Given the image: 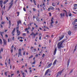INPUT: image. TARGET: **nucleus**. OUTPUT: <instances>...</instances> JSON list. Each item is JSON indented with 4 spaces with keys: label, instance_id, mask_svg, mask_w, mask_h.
Returning a JSON list of instances; mask_svg holds the SVG:
<instances>
[{
    "label": "nucleus",
    "instance_id": "obj_1",
    "mask_svg": "<svg viewBox=\"0 0 77 77\" xmlns=\"http://www.w3.org/2000/svg\"><path fill=\"white\" fill-rule=\"evenodd\" d=\"M65 41V39H63L60 42L58 43L57 44V48L58 49H60V48H62L63 47V46L62 45V44H63V43Z\"/></svg>",
    "mask_w": 77,
    "mask_h": 77
},
{
    "label": "nucleus",
    "instance_id": "obj_2",
    "mask_svg": "<svg viewBox=\"0 0 77 77\" xmlns=\"http://www.w3.org/2000/svg\"><path fill=\"white\" fill-rule=\"evenodd\" d=\"M21 49H19V53H18V57H20V55L21 56Z\"/></svg>",
    "mask_w": 77,
    "mask_h": 77
},
{
    "label": "nucleus",
    "instance_id": "obj_3",
    "mask_svg": "<svg viewBox=\"0 0 77 77\" xmlns=\"http://www.w3.org/2000/svg\"><path fill=\"white\" fill-rule=\"evenodd\" d=\"M13 4H14V0H11V3H9V5H10V6H12V5H13Z\"/></svg>",
    "mask_w": 77,
    "mask_h": 77
},
{
    "label": "nucleus",
    "instance_id": "obj_4",
    "mask_svg": "<svg viewBox=\"0 0 77 77\" xmlns=\"http://www.w3.org/2000/svg\"><path fill=\"white\" fill-rule=\"evenodd\" d=\"M50 9H51V10H53L54 9V8L53 7L50 6L49 8L48 9V11H50Z\"/></svg>",
    "mask_w": 77,
    "mask_h": 77
},
{
    "label": "nucleus",
    "instance_id": "obj_5",
    "mask_svg": "<svg viewBox=\"0 0 77 77\" xmlns=\"http://www.w3.org/2000/svg\"><path fill=\"white\" fill-rule=\"evenodd\" d=\"M60 15L61 18H63L65 16V13H61Z\"/></svg>",
    "mask_w": 77,
    "mask_h": 77
},
{
    "label": "nucleus",
    "instance_id": "obj_6",
    "mask_svg": "<svg viewBox=\"0 0 77 77\" xmlns=\"http://www.w3.org/2000/svg\"><path fill=\"white\" fill-rule=\"evenodd\" d=\"M0 5H1V8L3 7V1H0Z\"/></svg>",
    "mask_w": 77,
    "mask_h": 77
},
{
    "label": "nucleus",
    "instance_id": "obj_7",
    "mask_svg": "<svg viewBox=\"0 0 77 77\" xmlns=\"http://www.w3.org/2000/svg\"><path fill=\"white\" fill-rule=\"evenodd\" d=\"M20 35V32L17 30V36H19Z\"/></svg>",
    "mask_w": 77,
    "mask_h": 77
},
{
    "label": "nucleus",
    "instance_id": "obj_8",
    "mask_svg": "<svg viewBox=\"0 0 77 77\" xmlns=\"http://www.w3.org/2000/svg\"><path fill=\"white\" fill-rule=\"evenodd\" d=\"M49 70H50V69H48L46 70L45 74V75H47V74H48V71H49Z\"/></svg>",
    "mask_w": 77,
    "mask_h": 77
},
{
    "label": "nucleus",
    "instance_id": "obj_9",
    "mask_svg": "<svg viewBox=\"0 0 77 77\" xmlns=\"http://www.w3.org/2000/svg\"><path fill=\"white\" fill-rule=\"evenodd\" d=\"M64 37V35H63L61 37H60L59 38V41H60L61 40H62V39Z\"/></svg>",
    "mask_w": 77,
    "mask_h": 77
},
{
    "label": "nucleus",
    "instance_id": "obj_10",
    "mask_svg": "<svg viewBox=\"0 0 77 77\" xmlns=\"http://www.w3.org/2000/svg\"><path fill=\"white\" fill-rule=\"evenodd\" d=\"M29 24L28 25V28H27L25 29V31H27V33H29V30H28V29H29Z\"/></svg>",
    "mask_w": 77,
    "mask_h": 77
},
{
    "label": "nucleus",
    "instance_id": "obj_11",
    "mask_svg": "<svg viewBox=\"0 0 77 77\" xmlns=\"http://www.w3.org/2000/svg\"><path fill=\"white\" fill-rule=\"evenodd\" d=\"M3 40L4 41L3 42H4V44L5 45H6V43H7L6 40H5V39H3Z\"/></svg>",
    "mask_w": 77,
    "mask_h": 77
},
{
    "label": "nucleus",
    "instance_id": "obj_12",
    "mask_svg": "<svg viewBox=\"0 0 77 77\" xmlns=\"http://www.w3.org/2000/svg\"><path fill=\"white\" fill-rule=\"evenodd\" d=\"M70 60H71L70 59H69L67 61V67H68V66H69V63L70 62Z\"/></svg>",
    "mask_w": 77,
    "mask_h": 77
},
{
    "label": "nucleus",
    "instance_id": "obj_13",
    "mask_svg": "<svg viewBox=\"0 0 77 77\" xmlns=\"http://www.w3.org/2000/svg\"><path fill=\"white\" fill-rule=\"evenodd\" d=\"M57 62V60L56 59L55 61H54L53 63V66H54L55 65H56V62Z\"/></svg>",
    "mask_w": 77,
    "mask_h": 77
},
{
    "label": "nucleus",
    "instance_id": "obj_14",
    "mask_svg": "<svg viewBox=\"0 0 77 77\" xmlns=\"http://www.w3.org/2000/svg\"><path fill=\"white\" fill-rule=\"evenodd\" d=\"M57 51V48H55L54 51V55H55L56 54V51Z\"/></svg>",
    "mask_w": 77,
    "mask_h": 77
},
{
    "label": "nucleus",
    "instance_id": "obj_15",
    "mask_svg": "<svg viewBox=\"0 0 77 77\" xmlns=\"http://www.w3.org/2000/svg\"><path fill=\"white\" fill-rule=\"evenodd\" d=\"M52 65V63H51L50 64H49L48 66V68H50L51 66V65Z\"/></svg>",
    "mask_w": 77,
    "mask_h": 77
},
{
    "label": "nucleus",
    "instance_id": "obj_16",
    "mask_svg": "<svg viewBox=\"0 0 77 77\" xmlns=\"http://www.w3.org/2000/svg\"><path fill=\"white\" fill-rule=\"evenodd\" d=\"M9 2V0H7L5 1L3 3L4 5H5V4H6L7 2Z\"/></svg>",
    "mask_w": 77,
    "mask_h": 77
},
{
    "label": "nucleus",
    "instance_id": "obj_17",
    "mask_svg": "<svg viewBox=\"0 0 77 77\" xmlns=\"http://www.w3.org/2000/svg\"><path fill=\"white\" fill-rule=\"evenodd\" d=\"M70 13V11H69L68 13V14H69V17H71V16H72V14H71V13Z\"/></svg>",
    "mask_w": 77,
    "mask_h": 77
},
{
    "label": "nucleus",
    "instance_id": "obj_18",
    "mask_svg": "<svg viewBox=\"0 0 77 77\" xmlns=\"http://www.w3.org/2000/svg\"><path fill=\"white\" fill-rule=\"evenodd\" d=\"M15 28H14L13 30V31L11 32V34H13L14 32H15Z\"/></svg>",
    "mask_w": 77,
    "mask_h": 77
},
{
    "label": "nucleus",
    "instance_id": "obj_19",
    "mask_svg": "<svg viewBox=\"0 0 77 77\" xmlns=\"http://www.w3.org/2000/svg\"><path fill=\"white\" fill-rule=\"evenodd\" d=\"M11 8H12V7L11 6H9L8 8V9L7 11H9L10 9Z\"/></svg>",
    "mask_w": 77,
    "mask_h": 77
},
{
    "label": "nucleus",
    "instance_id": "obj_20",
    "mask_svg": "<svg viewBox=\"0 0 77 77\" xmlns=\"http://www.w3.org/2000/svg\"><path fill=\"white\" fill-rule=\"evenodd\" d=\"M68 34L69 35H70L71 34V32L70 31H69L68 32Z\"/></svg>",
    "mask_w": 77,
    "mask_h": 77
},
{
    "label": "nucleus",
    "instance_id": "obj_21",
    "mask_svg": "<svg viewBox=\"0 0 77 77\" xmlns=\"http://www.w3.org/2000/svg\"><path fill=\"white\" fill-rule=\"evenodd\" d=\"M3 43V42H2V39H1V38L0 39V44H2Z\"/></svg>",
    "mask_w": 77,
    "mask_h": 77
},
{
    "label": "nucleus",
    "instance_id": "obj_22",
    "mask_svg": "<svg viewBox=\"0 0 77 77\" xmlns=\"http://www.w3.org/2000/svg\"><path fill=\"white\" fill-rule=\"evenodd\" d=\"M52 5L53 6H56V3H52Z\"/></svg>",
    "mask_w": 77,
    "mask_h": 77
},
{
    "label": "nucleus",
    "instance_id": "obj_23",
    "mask_svg": "<svg viewBox=\"0 0 77 77\" xmlns=\"http://www.w3.org/2000/svg\"><path fill=\"white\" fill-rule=\"evenodd\" d=\"M3 33H4V32H0V34L2 36H3Z\"/></svg>",
    "mask_w": 77,
    "mask_h": 77
},
{
    "label": "nucleus",
    "instance_id": "obj_24",
    "mask_svg": "<svg viewBox=\"0 0 77 77\" xmlns=\"http://www.w3.org/2000/svg\"><path fill=\"white\" fill-rule=\"evenodd\" d=\"M58 74L60 75H61V74H62V72H58Z\"/></svg>",
    "mask_w": 77,
    "mask_h": 77
},
{
    "label": "nucleus",
    "instance_id": "obj_25",
    "mask_svg": "<svg viewBox=\"0 0 77 77\" xmlns=\"http://www.w3.org/2000/svg\"><path fill=\"white\" fill-rule=\"evenodd\" d=\"M36 49H34L33 50H32V51L33 52V53H35V51H36Z\"/></svg>",
    "mask_w": 77,
    "mask_h": 77
},
{
    "label": "nucleus",
    "instance_id": "obj_26",
    "mask_svg": "<svg viewBox=\"0 0 77 77\" xmlns=\"http://www.w3.org/2000/svg\"><path fill=\"white\" fill-rule=\"evenodd\" d=\"M17 26H18L19 27V24H20V22L19 21H17Z\"/></svg>",
    "mask_w": 77,
    "mask_h": 77
},
{
    "label": "nucleus",
    "instance_id": "obj_27",
    "mask_svg": "<svg viewBox=\"0 0 77 77\" xmlns=\"http://www.w3.org/2000/svg\"><path fill=\"white\" fill-rule=\"evenodd\" d=\"M36 19L37 21H39V18L38 17H36Z\"/></svg>",
    "mask_w": 77,
    "mask_h": 77
},
{
    "label": "nucleus",
    "instance_id": "obj_28",
    "mask_svg": "<svg viewBox=\"0 0 77 77\" xmlns=\"http://www.w3.org/2000/svg\"><path fill=\"white\" fill-rule=\"evenodd\" d=\"M9 26H11V21H9Z\"/></svg>",
    "mask_w": 77,
    "mask_h": 77
},
{
    "label": "nucleus",
    "instance_id": "obj_29",
    "mask_svg": "<svg viewBox=\"0 0 77 77\" xmlns=\"http://www.w3.org/2000/svg\"><path fill=\"white\" fill-rule=\"evenodd\" d=\"M75 29H77V25H75Z\"/></svg>",
    "mask_w": 77,
    "mask_h": 77
},
{
    "label": "nucleus",
    "instance_id": "obj_30",
    "mask_svg": "<svg viewBox=\"0 0 77 77\" xmlns=\"http://www.w3.org/2000/svg\"><path fill=\"white\" fill-rule=\"evenodd\" d=\"M17 14H18L17 15V16H19V15H20V13L19 12H17Z\"/></svg>",
    "mask_w": 77,
    "mask_h": 77
},
{
    "label": "nucleus",
    "instance_id": "obj_31",
    "mask_svg": "<svg viewBox=\"0 0 77 77\" xmlns=\"http://www.w3.org/2000/svg\"><path fill=\"white\" fill-rule=\"evenodd\" d=\"M5 65H6V66H7L8 65V64H7V63H6V61L5 62Z\"/></svg>",
    "mask_w": 77,
    "mask_h": 77
},
{
    "label": "nucleus",
    "instance_id": "obj_32",
    "mask_svg": "<svg viewBox=\"0 0 77 77\" xmlns=\"http://www.w3.org/2000/svg\"><path fill=\"white\" fill-rule=\"evenodd\" d=\"M11 53H12V52H13V48L11 49Z\"/></svg>",
    "mask_w": 77,
    "mask_h": 77
},
{
    "label": "nucleus",
    "instance_id": "obj_33",
    "mask_svg": "<svg viewBox=\"0 0 77 77\" xmlns=\"http://www.w3.org/2000/svg\"><path fill=\"white\" fill-rule=\"evenodd\" d=\"M75 24V21L73 22L72 23V24H73V25H74V24Z\"/></svg>",
    "mask_w": 77,
    "mask_h": 77
},
{
    "label": "nucleus",
    "instance_id": "obj_34",
    "mask_svg": "<svg viewBox=\"0 0 77 77\" xmlns=\"http://www.w3.org/2000/svg\"><path fill=\"white\" fill-rule=\"evenodd\" d=\"M73 71V69L71 70L70 72V73L71 74V73H72V72Z\"/></svg>",
    "mask_w": 77,
    "mask_h": 77
},
{
    "label": "nucleus",
    "instance_id": "obj_35",
    "mask_svg": "<svg viewBox=\"0 0 77 77\" xmlns=\"http://www.w3.org/2000/svg\"><path fill=\"white\" fill-rule=\"evenodd\" d=\"M1 51H2V52L3 51V48H1Z\"/></svg>",
    "mask_w": 77,
    "mask_h": 77
},
{
    "label": "nucleus",
    "instance_id": "obj_36",
    "mask_svg": "<svg viewBox=\"0 0 77 77\" xmlns=\"http://www.w3.org/2000/svg\"><path fill=\"white\" fill-rule=\"evenodd\" d=\"M49 14L50 15V17H51V13H49Z\"/></svg>",
    "mask_w": 77,
    "mask_h": 77
},
{
    "label": "nucleus",
    "instance_id": "obj_37",
    "mask_svg": "<svg viewBox=\"0 0 77 77\" xmlns=\"http://www.w3.org/2000/svg\"><path fill=\"white\" fill-rule=\"evenodd\" d=\"M51 23H54V21L52 19L51 20Z\"/></svg>",
    "mask_w": 77,
    "mask_h": 77
},
{
    "label": "nucleus",
    "instance_id": "obj_38",
    "mask_svg": "<svg viewBox=\"0 0 77 77\" xmlns=\"http://www.w3.org/2000/svg\"><path fill=\"white\" fill-rule=\"evenodd\" d=\"M33 57V55H31L30 57H29V58L30 59V58H32Z\"/></svg>",
    "mask_w": 77,
    "mask_h": 77
},
{
    "label": "nucleus",
    "instance_id": "obj_39",
    "mask_svg": "<svg viewBox=\"0 0 77 77\" xmlns=\"http://www.w3.org/2000/svg\"><path fill=\"white\" fill-rule=\"evenodd\" d=\"M39 40H41V36H39Z\"/></svg>",
    "mask_w": 77,
    "mask_h": 77
},
{
    "label": "nucleus",
    "instance_id": "obj_40",
    "mask_svg": "<svg viewBox=\"0 0 77 77\" xmlns=\"http://www.w3.org/2000/svg\"><path fill=\"white\" fill-rule=\"evenodd\" d=\"M25 53H26V52H25V51H24L23 52V55H25Z\"/></svg>",
    "mask_w": 77,
    "mask_h": 77
},
{
    "label": "nucleus",
    "instance_id": "obj_41",
    "mask_svg": "<svg viewBox=\"0 0 77 77\" xmlns=\"http://www.w3.org/2000/svg\"><path fill=\"white\" fill-rule=\"evenodd\" d=\"M77 4H75L74 5V7H77Z\"/></svg>",
    "mask_w": 77,
    "mask_h": 77
},
{
    "label": "nucleus",
    "instance_id": "obj_42",
    "mask_svg": "<svg viewBox=\"0 0 77 77\" xmlns=\"http://www.w3.org/2000/svg\"><path fill=\"white\" fill-rule=\"evenodd\" d=\"M23 9L25 11H26V8H23Z\"/></svg>",
    "mask_w": 77,
    "mask_h": 77
},
{
    "label": "nucleus",
    "instance_id": "obj_43",
    "mask_svg": "<svg viewBox=\"0 0 77 77\" xmlns=\"http://www.w3.org/2000/svg\"><path fill=\"white\" fill-rule=\"evenodd\" d=\"M53 23H51L50 24H51V26H53V24H53Z\"/></svg>",
    "mask_w": 77,
    "mask_h": 77
},
{
    "label": "nucleus",
    "instance_id": "obj_44",
    "mask_svg": "<svg viewBox=\"0 0 77 77\" xmlns=\"http://www.w3.org/2000/svg\"><path fill=\"white\" fill-rule=\"evenodd\" d=\"M59 75L58 73H57L56 75V77H57L58 76H59Z\"/></svg>",
    "mask_w": 77,
    "mask_h": 77
},
{
    "label": "nucleus",
    "instance_id": "obj_45",
    "mask_svg": "<svg viewBox=\"0 0 77 77\" xmlns=\"http://www.w3.org/2000/svg\"><path fill=\"white\" fill-rule=\"evenodd\" d=\"M14 38H15L14 37H12V40H13V41H14Z\"/></svg>",
    "mask_w": 77,
    "mask_h": 77
},
{
    "label": "nucleus",
    "instance_id": "obj_46",
    "mask_svg": "<svg viewBox=\"0 0 77 77\" xmlns=\"http://www.w3.org/2000/svg\"><path fill=\"white\" fill-rule=\"evenodd\" d=\"M23 36H26V33H23Z\"/></svg>",
    "mask_w": 77,
    "mask_h": 77
},
{
    "label": "nucleus",
    "instance_id": "obj_47",
    "mask_svg": "<svg viewBox=\"0 0 77 77\" xmlns=\"http://www.w3.org/2000/svg\"><path fill=\"white\" fill-rule=\"evenodd\" d=\"M38 56V54H36V55H35V57H37V56Z\"/></svg>",
    "mask_w": 77,
    "mask_h": 77
},
{
    "label": "nucleus",
    "instance_id": "obj_48",
    "mask_svg": "<svg viewBox=\"0 0 77 77\" xmlns=\"http://www.w3.org/2000/svg\"><path fill=\"white\" fill-rule=\"evenodd\" d=\"M14 74H11V77H12V76H13V75H14Z\"/></svg>",
    "mask_w": 77,
    "mask_h": 77
},
{
    "label": "nucleus",
    "instance_id": "obj_49",
    "mask_svg": "<svg viewBox=\"0 0 77 77\" xmlns=\"http://www.w3.org/2000/svg\"><path fill=\"white\" fill-rule=\"evenodd\" d=\"M34 48V47H32L31 48H30L31 50H32V49Z\"/></svg>",
    "mask_w": 77,
    "mask_h": 77
},
{
    "label": "nucleus",
    "instance_id": "obj_50",
    "mask_svg": "<svg viewBox=\"0 0 77 77\" xmlns=\"http://www.w3.org/2000/svg\"><path fill=\"white\" fill-rule=\"evenodd\" d=\"M5 75H6V76H7V72H5Z\"/></svg>",
    "mask_w": 77,
    "mask_h": 77
},
{
    "label": "nucleus",
    "instance_id": "obj_51",
    "mask_svg": "<svg viewBox=\"0 0 77 77\" xmlns=\"http://www.w3.org/2000/svg\"><path fill=\"white\" fill-rule=\"evenodd\" d=\"M33 11H36V9H35V8H33Z\"/></svg>",
    "mask_w": 77,
    "mask_h": 77
},
{
    "label": "nucleus",
    "instance_id": "obj_52",
    "mask_svg": "<svg viewBox=\"0 0 77 77\" xmlns=\"http://www.w3.org/2000/svg\"><path fill=\"white\" fill-rule=\"evenodd\" d=\"M36 35H37L36 34H34V38H35V36H36Z\"/></svg>",
    "mask_w": 77,
    "mask_h": 77
},
{
    "label": "nucleus",
    "instance_id": "obj_53",
    "mask_svg": "<svg viewBox=\"0 0 77 77\" xmlns=\"http://www.w3.org/2000/svg\"><path fill=\"white\" fill-rule=\"evenodd\" d=\"M0 26H1V27H2V28L3 27V25H2V24H1L0 25Z\"/></svg>",
    "mask_w": 77,
    "mask_h": 77
},
{
    "label": "nucleus",
    "instance_id": "obj_54",
    "mask_svg": "<svg viewBox=\"0 0 77 77\" xmlns=\"http://www.w3.org/2000/svg\"><path fill=\"white\" fill-rule=\"evenodd\" d=\"M74 21H75V22H77V19L75 20Z\"/></svg>",
    "mask_w": 77,
    "mask_h": 77
},
{
    "label": "nucleus",
    "instance_id": "obj_55",
    "mask_svg": "<svg viewBox=\"0 0 77 77\" xmlns=\"http://www.w3.org/2000/svg\"><path fill=\"white\" fill-rule=\"evenodd\" d=\"M5 37H6V38H8V35L6 34V35H5Z\"/></svg>",
    "mask_w": 77,
    "mask_h": 77
},
{
    "label": "nucleus",
    "instance_id": "obj_56",
    "mask_svg": "<svg viewBox=\"0 0 77 77\" xmlns=\"http://www.w3.org/2000/svg\"><path fill=\"white\" fill-rule=\"evenodd\" d=\"M36 62V61H35V60H34V62H33V64H35V63Z\"/></svg>",
    "mask_w": 77,
    "mask_h": 77
},
{
    "label": "nucleus",
    "instance_id": "obj_57",
    "mask_svg": "<svg viewBox=\"0 0 77 77\" xmlns=\"http://www.w3.org/2000/svg\"><path fill=\"white\" fill-rule=\"evenodd\" d=\"M14 45H12L11 46V48H14Z\"/></svg>",
    "mask_w": 77,
    "mask_h": 77
},
{
    "label": "nucleus",
    "instance_id": "obj_58",
    "mask_svg": "<svg viewBox=\"0 0 77 77\" xmlns=\"http://www.w3.org/2000/svg\"><path fill=\"white\" fill-rule=\"evenodd\" d=\"M32 35L33 36V35H34V32H32Z\"/></svg>",
    "mask_w": 77,
    "mask_h": 77
},
{
    "label": "nucleus",
    "instance_id": "obj_59",
    "mask_svg": "<svg viewBox=\"0 0 77 77\" xmlns=\"http://www.w3.org/2000/svg\"><path fill=\"white\" fill-rule=\"evenodd\" d=\"M7 31H8V29L5 30V32H7Z\"/></svg>",
    "mask_w": 77,
    "mask_h": 77
},
{
    "label": "nucleus",
    "instance_id": "obj_60",
    "mask_svg": "<svg viewBox=\"0 0 77 77\" xmlns=\"http://www.w3.org/2000/svg\"><path fill=\"white\" fill-rule=\"evenodd\" d=\"M23 24H24L25 26H26V23H25V22H24Z\"/></svg>",
    "mask_w": 77,
    "mask_h": 77
},
{
    "label": "nucleus",
    "instance_id": "obj_61",
    "mask_svg": "<svg viewBox=\"0 0 77 77\" xmlns=\"http://www.w3.org/2000/svg\"><path fill=\"white\" fill-rule=\"evenodd\" d=\"M10 69H11V68H12V65H10Z\"/></svg>",
    "mask_w": 77,
    "mask_h": 77
},
{
    "label": "nucleus",
    "instance_id": "obj_62",
    "mask_svg": "<svg viewBox=\"0 0 77 77\" xmlns=\"http://www.w3.org/2000/svg\"><path fill=\"white\" fill-rule=\"evenodd\" d=\"M20 42H23V40H20Z\"/></svg>",
    "mask_w": 77,
    "mask_h": 77
},
{
    "label": "nucleus",
    "instance_id": "obj_63",
    "mask_svg": "<svg viewBox=\"0 0 77 77\" xmlns=\"http://www.w3.org/2000/svg\"><path fill=\"white\" fill-rule=\"evenodd\" d=\"M46 37H50V36H48V35H46Z\"/></svg>",
    "mask_w": 77,
    "mask_h": 77
},
{
    "label": "nucleus",
    "instance_id": "obj_64",
    "mask_svg": "<svg viewBox=\"0 0 77 77\" xmlns=\"http://www.w3.org/2000/svg\"><path fill=\"white\" fill-rule=\"evenodd\" d=\"M2 24H4V22L3 21L2 22Z\"/></svg>",
    "mask_w": 77,
    "mask_h": 77
}]
</instances>
